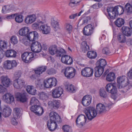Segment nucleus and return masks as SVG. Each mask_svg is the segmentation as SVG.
<instances>
[{
  "instance_id": "nucleus-12",
  "label": "nucleus",
  "mask_w": 132,
  "mask_h": 132,
  "mask_svg": "<svg viewBox=\"0 0 132 132\" xmlns=\"http://www.w3.org/2000/svg\"><path fill=\"white\" fill-rule=\"evenodd\" d=\"M49 116L50 119L48 121L56 122L58 123H60L61 122V119L60 116L55 112H51L49 114Z\"/></svg>"
},
{
  "instance_id": "nucleus-23",
  "label": "nucleus",
  "mask_w": 132,
  "mask_h": 132,
  "mask_svg": "<svg viewBox=\"0 0 132 132\" xmlns=\"http://www.w3.org/2000/svg\"><path fill=\"white\" fill-rule=\"evenodd\" d=\"M5 101L7 103L10 104L14 101V98L13 96L9 93L5 94L3 96Z\"/></svg>"
},
{
  "instance_id": "nucleus-33",
  "label": "nucleus",
  "mask_w": 132,
  "mask_h": 132,
  "mask_svg": "<svg viewBox=\"0 0 132 132\" xmlns=\"http://www.w3.org/2000/svg\"><path fill=\"white\" fill-rule=\"evenodd\" d=\"M117 39L118 42L121 44L125 43L126 41V38L125 36L121 33L118 34Z\"/></svg>"
},
{
  "instance_id": "nucleus-57",
  "label": "nucleus",
  "mask_w": 132,
  "mask_h": 132,
  "mask_svg": "<svg viewBox=\"0 0 132 132\" xmlns=\"http://www.w3.org/2000/svg\"><path fill=\"white\" fill-rule=\"evenodd\" d=\"M6 46V43L3 41H1L0 42V50L2 49V48H5Z\"/></svg>"
},
{
  "instance_id": "nucleus-16",
  "label": "nucleus",
  "mask_w": 132,
  "mask_h": 132,
  "mask_svg": "<svg viewBox=\"0 0 132 132\" xmlns=\"http://www.w3.org/2000/svg\"><path fill=\"white\" fill-rule=\"evenodd\" d=\"M63 90L61 87L56 88L52 90V96L54 98H59L63 93Z\"/></svg>"
},
{
  "instance_id": "nucleus-64",
  "label": "nucleus",
  "mask_w": 132,
  "mask_h": 132,
  "mask_svg": "<svg viewBox=\"0 0 132 132\" xmlns=\"http://www.w3.org/2000/svg\"><path fill=\"white\" fill-rule=\"evenodd\" d=\"M111 105L110 103H108L106 104L105 107L106 111L109 110L111 107Z\"/></svg>"
},
{
  "instance_id": "nucleus-60",
  "label": "nucleus",
  "mask_w": 132,
  "mask_h": 132,
  "mask_svg": "<svg viewBox=\"0 0 132 132\" xmlns=\"http://www.w3.org/2000/svg\"><path fill=\"white\" fill-rule=\"evenodd\" d=\"M127 76L130 79H132V67L127 73Z\"/></svg>"
},
{
  "instance_id": "nucleus-4",
  "label": "nucleus",
  "mask_w": 132,
  "mask_h": 132,
  "mask_svg": "<svg viewBox=\"0 0 132 132\" xmlns=\"http://www.w3.org/2000/svg\"><path fill=\"white\" fill-rule=\"evenodd\" d=\"M36 54L32 52H26L21 55L22 61L26 63H29L36 58Z\"/></svg>"
},
{
  "instance_id": "nucleus-7",
  "label": "nucleus",
  "mask_w": 132,
  "mask_h": 132,
  "mask_svg": "<svg viewBox=\"0 0 132 132\" xmlns=\"http://www.w3.org/2000/svg\"><path fill=\"white\" fill-rule=\"evenodd\" d=\"M127 80H128V79L125 76H122L117 78V87L119 89L127 88Z\"/></svg>"
},
{
  "instance_id": "nucleus-29",
  "label": "nucleus",
  "mask_w": 132,
  "mask_h": 132,
  "mask_svg": "<svg viewBox=\"0 0 132 132\" xmlns=\"http://www.w3.org/2000/svg\"><path fill=\"white\" fill-rule=\"evenodd\" d=\"M40 31L44 34H49L50 31L51 29L50 26L46 24L41 25L40 27Z\"/></svg>"
},
{
  "instance_id": "nucleus-51",
  "label": "nucleus",
  "mask_w": 132,
  "mask_h": 132,
  "mask_svg": "<svg viewBox=\"0 0 132 132\" xmlns=\"http://www.w3.org/2000/svg\"><path fill=\"white\" fill-rule=\"evenodd\" d=\"M21 111L22 109L20 108H16L14 109V111L18 118L21 114Z\"/></svg>"
},
{
  "instance_id": "nucleus-28",
  "label": "nucleus",
  "mask_w": 132,
  "mask_h": 132,
  "mask_svg": "<svg viewBox=\"0 0 132 132\" xmlns=\"http://www.w3.org/2000/svg\"><path fill=\"white\" fill-rule=\"evenodd\" d=\"M57 122L48 121L47 123V127L50 131H53L55 130L57 126Z\"/></svg>"
},
{
  "instance_id": "nucleus-49",
  "label": "nucleus",
  "mask_w": 132,
  "mask_h": 132,
  "mask_svg": "<svg viewBox=\"0 0 132 132\" xmlns=\"http://www.w3.org/2000/svg\"><path fill=\"white\" fill-rule=\"evenodd\" d=\"M10 10L9 5H5L2 7V12L3 13L5 14L9 12Z\"/></svg>"
},
{
  "instance_id": "nucleus-41",
  "label": "nucleus",
  "mask_w": 132,
  "mask_h": 132,
  "mask_svg": "<svg viewBox=\"0 0 132 132\" xmlns=\"http://www.w3.org/2000/svg\"><path fill=\"white\" fill-rule=\"evenodd\" d=\"M81 48L84 53L89 50V46L87 45V42H83L82 43Z\"/></svg>"
},
{
  "instance_id": "nucleus-42",
  "label": "nucleus",
  "mask_w": 132,
  "mask_h": 132,
  "mask_svg": "<svg viewBox=\"0 0 132 132\" xmlns=\"http://www.w3.org/2000/svg\"><path fill=\"white\" fill-rule=\"evenodd\" d=\"M88 57L91 59H95L97 56V55L96 52L94 51H89L87 53Z\"/></svg>"
},
{
  "instance_id": "nucleus-25",
  "label": "nucleus",
  "mask_w": 132,
  "mask_h": 132,
  "mask_svg": "<svg viewBox=\"0 0 132 132\" xmlns=\"http://www.w3.org/2000/svg\"><path fill=\"white\" fill-rule=\"evenodd\" d=\"M11 110L8 106H5L2 111V115L5 117H9L11 114Z\"/></svg>"
},
{
  "instance_id": "nucleus-5",
  "label": "nucleus",
  "mask_w": 132,
  "mask_h": 132,
  "mask_svg": "<svg viewBox=\"0 0 132 132\" xmlns=\"http://www.w3.org/2000/svg\"><path fill=\"white\" fill-rule=\"evenodd\" d=\"M85 113L88 119L90 120L95 117L98 114L95 109L91 107H88L86 109Z\"/></svg>"
},
{
  "instance_id": "nucleus-35",
  "label": "nucleus",
  "mask_w": 132,
  "mask_h": 132,
  "mask_svg": "<svg viewBox=\"0 0 132 132\" xmlns=\"http://www.w3.org/2000/svg\"><path fill=\"white\" fill-rule=\"evenodd\" d=\"M125 23V20L123 18H117L114 22L115 25L117 27H120L123 25Z\"/></svg>"
},
{
  "instance_id": "nucleus-11",
  "label": "nucleus",
  "mask_w": 132,
  "mask_h": 132,
  "mask_svg": "<svg viewBox=\"0 0 132 132\" xmlns=\"http://www.w3.org/2000/svg\"><path fill=\"white\" fill-rule=\"evenodd\" d=\"M94 29V26L89 24L85 27L83 30L84 35L89 36L91 35L93 33Z\"/></svg>"
},
{
  "instance_id": "nucleus-24",
  "label": "nucleus",
  "mask_w": 132,
  "mask_h": 132,
  "mask_svg": "<svg viewBox=\"0 0 132 132\" xmlns=\"http://www.w3.org/2000/svg\"><path fill=\"white\" fill-rule=\"evenodd\" d=\"M96 110L99 114L103 113L106 111L105 106L101 103H99L96 105Z\"/></svg>"
},
{
  "instance_id": "nucleus-18",
  "label": "nucleus",
  "mask_w": 132,
  "mask_h": 132,
  "mask_svg": "<svg viewBox=\"0 0 132 132\" xmlns=\"http://www.w3.org/2000/svg\"><path fill=\"white\" fill-rule=\"evenodd\" d=\"M28 96L27 93H18L16 96V98L18 101L22 103H24L27 101Z\"/></svg>"
},
{
  "instance_id": "nucleus-55",
  "label": "nucleus",
  "mask_w": 132,
  "mask_h": 132,
  "mask_svg": "<svg viewBox=\"0 0 132 132\" xmlns=\"http://www.w3.org/2000/svg\"><path fill=\"white\" fill-rule=\"evenodd\" d=\"M47 72L48 74L51 75L55 74L56 71L54 69L51 68L48 70Z\"/></svg>"
},
{
  "instance_id": "nucleus-21",
  "label": "nucleus",
  "mask_w": 132,
  "mask_h": 132,
  "mask_svg": "<svg viewBox=\"0 0 132 132\" xmlns=\"http://www.w3.org/2000/svg\"><path fill=\"white\" fill-rule=\"evenodd\" d=\"M92 97L90 95H86L82 98V103L83 106H86L89 105L90 103Z\"/></svg>"
},
{
  "instance_id": "nucleus-46",
  "label": "nucleus",
  "mask_w": 132,
  "mask_h": 132,
  "mask_svg": "<svg viewBox=\"0 0 132 132\" xmlns=\"http://www.w3.org/2000/svg\"><path fill=\"white\" fill-rule=\"evenodd\" d=\"M62 128L64 132H72L71 127L68 125L63 126Z\"/></svg>"
},
{
  "instance_id": "nucleus-62",
  "label": "nucleus",
  "mask_w": 132,
  "mask_h": 132,
  "mask_svg": "<svg viewBox=\"0 0 132 132\" xmlns=\"http://www.w3.org/2000/svg\"><path fill=\"white\" fill-rule=\"evenodd\" d=\"M117 92L114 93H111V97L114 100H115L117 98Z\"/></svg>"
},
{
  "instance_id": "nucleus-30",
  "label": "nucleus",
  "mask_w": 132,
  "mask_h": 132,
  "mask_svg": "<svg viewBox=\"0 0 132 132\" xmlns=\"http://www.w3.org/2000/svg\"><path fill=\"white\" fill-rule=\"evenodd\" d=\"M36 18V16L35 14L28 15L26 18L25 22L27 24H31L35 21Z\"/></svg>"
},
{
  "instance_id": "nucleus-58",
  "label": "nucleus",
  "mask_w": 132,
  "mask_h": 132,
  "mask_svg": "<svg viewBox=\"0 0 132 132\" xmlns=\"http://www.w3.org/2000/svg\"><path fill=\"white\" fill-rule=\"evenodd\" d=\"M126 43L127 45L129 46L132 47V39L129 38L127 40Z\"/></svg>"
},
{
  "instance_id": "nucleus-15",
  "label": "nucleus",
  "mask_w": 132,
  "mask_h": 132,
  "mask_svg": "<svg viewBox=\"0 0 132 132\" xmlns=\"http://www.w3.org/2000/svg\"><path fill=\"white\" fill-rule=\"evenodd\" d=\"M81 73L82 75L83 76L89 77L92 75L93 70L89 67H86L82 70Z\"/></svg>"
},
{
  "instance_id": "nucleus-39",
  "label": "nucleus",
  "mask_w": 132,
  "mask_h": 132,
  "mask_svg": "<svg viewBox=\"0 0 132 132\" xmlns=\"http://www.w3.org/2000/svg\"><path fill=\"white\" fill-rule=\"evenodd\" d=\"M115 78V74L113 72H110L106 76V79L108 81H111L114 80Z\"/></svg>"
},
{
  "instance_id": "nucleus-63",
  "label": "nucleus",
  "mask_w": 132,
  "mask_h": 132,
  "mask_svg": "<svg viewBox=\"0 0 132 132\" xmlns=\"http://www.w3.org/2000/svg\"><path fill=\"white\" fill-rule=\"evenodd\" d=\"M11 122L12 124L14 125H16L18 123V122L16 119L14 118H12L11 120Z\"/></svg>"
},
{
  "instance_id": "nucleus-45",
  "label": "nucleus",
  "mask_w": 132,
  "mask_h": 132,
  "mask_svg": "<svg viewBox=\"0 0 132 132\" xmlns=\"http://www.w3.org/2000/svg\"><path fill=\"white\" fill-rule=\"evenodd\" d=\"M57 52L56 54L57 55V56H61L62 57L64 55L63 54L65 53V50L62 48H59L58 49V51H57Z\"/></svg>"
},
{
  "instance_id": "nucleus-52",
  "label": "nucleus",
  "mask_w": 132,
  "mask_h": 132,
  "mask_svg": "<svg viewBox=\"0 0 132 132\" xmlns=\"http://www.w3.org/2000/svg\"><path fill=\"white\" fill-rule=\"evenodd\" d=\"M10 41L11 43L13 45L16 44L18 42L17 38L15 36L12 37L10 39Z\"/></svg>"
},
{
  "instance_id": "nucleus-34",
  "label": "nucleus",
  "mask_w": 132,
  "mask_h": 132,
  "mask_svg": "<svg viewBox=\"0 0 132 132\" xmlns=\"http://www.w3.org/2000/svg\"><path fill=\"white\" fill-rule=\"evenodd\" d=\"M117 15H120L122 14L124 11L123 7L120 5L117 6L113 7Z\"/></svg>"
},
{
  "instance_id": "nucleus-44",
  "label": "nucleus",
  "mask_w": 132,
  "mask_h": 132,
  "mask_svg": "<svg viewBox=\"0 0 132 132\" xmlns=\"http://www.w3.org/2000/svg\"><path fill=\"white\" fill-rule=\"evenodd\" d=\"M65 88L67 90L70 92L74 93L75 92L74 86L72 85H67L65 86Z\"/></svg>"
},
{
  "instance_id": "nucleus-1",
  "label": "nucleus",
  "mask_w": 132,
  "mask_h": 132,
  "mask_svg": "<svg viewBox=\"0 0 132 132\" xmlns=\"http://www.w3.org/2000/svg\"><path fill=\"white\" fill-rule=\"evenodd\" d=\"M19 35L22 36H26L23 38V42L25 45H27L28 41L26 40V38L30 41H33L38 38V34L37 32L36 31L29 32V30L27 27H24L20 29L19 31Z\"/></svg>"
},
{
  "instance_id": "nucleus-32",
  "label": "nucleus",
  "mask_w": 132,
  "mask_h": 132,
  "mask_svg": "<svg viewBox=\"0 0 132 132\" xmlns=\"http://www.w3.org/2000/svg\"><path fill=\"white\" fill-rule=\"evenodd\" d=\"M48 104L49 106L54 109H57L59 106L60 101L53 100L50 101L48 102Z\"/></svg>"
},
{
  "instance_id": "nucleus-10",
  "label": "nucleus",
  "mask_w": 132,
  "mask_h": 132,
  "mask_svg": "<svg viewBox=\"0 0 132 132\" xmlns=\"http://www.w3.org/2000/svg\"><path fill=\"white\" fill-rule=\"evenodd\" d=\"M33 40L32 42L31 46V51L34 52L39 53L41 50V45L40 43L38 42H35Z\"/></svg>"
},
{
  "instance_id": "nucleus-61",
  "label": "nucleus",
  "mask_w": 132,
  "mask_h": 132,
  "mask_svg": "<svg viewBox=\"0 0 132 132\" xmlns=\"http://www.w3.org/2000/svg\"><path fill=\"white\" fill-rule=\"evenodd\" d=\"M42 83L41 82L40 80H37L35 81V84L37 85V87H40L42 85Z\"/></svg>"
},
{
  "instance_id": "nucleus-9",
  "label": "nucleus",
  "mask_w": 132,
  "mask_h": 132,
  "mask_svg": "<svg viewBox=\"0 0 132 132\" xmlns=\"http://www.w3.org/2000/svg\"><path fill=\"white\" fill-rule=\"evenodd\" d=\"M87 120L86 116L82 114L79 115L76 120L77 126L79 127H82L85 124Z\"/></svg>"
},
{
  "instance_id": "nucleus-3",
  "label": "nucleus",
  "mask_w": 132,
  "mask_h": 132,
  "mask_svg": "<svg viewBox=\"0 0 132 132\" xmlns=\"http://www.w3.org/2000/svg\"><path fill=\"white\" fill-rule=\"evenodd\" d=\"M96 64V66L94 68L95 76L96 77H99L103 73L106 62L105 59H101L97 61Z\"/></svg>"
},
{
  "instance_id": "nucleus-19",
  "label": "nucleus",
  "mask_w": 132,
  "mask_h": 132,
  "mask_svg": "<svg viewBox=\"0 0 132 132\" xmlns=\"http://www.w3.org/2000/svg\"><path fill=\"white\" fill-rule=\"evenodd\" d=\"M61 60L62 63L67 65H71L73 62L72 58L68 55H64L62 56Z\"/></svg>"
},
{
  "instance_id": "nucleus-50",
  "label": "nucleus",
  "mask_w": 132,
  "mask_h": 132,
  "mask_svg": "<svg viewBox=\"0 0 132 132\" xmlns=\"http://www.w3.org/2000/svg\"><path fill=\"white\" fill-rule=\"evenodd\" d=\"M39 97L40 99L46 100L48 99V96L46 93L42 92L39 94Z\"/></svg>"
},
{
  "instance_id": "nucleus-48",
  "label": "nucleus",
  "mask_w": 132,
  "mask_h": 132,
  "mask_svg": "<svg viewBox=\"0 0 132 132\" xmlns=\"http://www.w3.org/2000/svg\"><path fill=\"white\" fill-rule=\"evenodd\" d=\"M65 28L67 31L70 32L72 30V26L68 23H65L64 25Z\"/></svg>"
},
{
  "instance_id": "nucleus-53",
  "label": "nucleus",
  "mask_w": 132,
  "mask_h": 132,
  "mask_svg": "<svg viewBox=\"0 0 132 132\" xmlns=\"http://www.w3.org/2000/svg\"><path fill=\"white\" fill-rule=\"evenodd\" d=\"M127 88H123L125 90V91L126 92L129 89L132 87V82H130L128 80H127Z\"/></svg>"
},
{
  "instance_id": "nucleus-36",
  "label": "nucleus",
  "mask_w": 132,
  "mask_h": 132,
  "mask_svg": "<svg viewBox=\"0 0 132 132\" xmlns=\"http://www.w3.org/2000/svg\"><path fill=\"white\" fill-rule=\"evenodd\" d=\"M58 51L57 46L55 45H54L51 46L49 48V52L50 54L54 55Z\"/></svg>"
},
{
  "instance_id": "nucleus-43",
  "label": "nucleus",
  "mask_w": 132,
  "mask_h": 132,
  "mask_svg": "<svg viewBox=\"0 0 132 132\" xmlns=\"http://www.w3.org/2000/svg\"><path fill=\"white\" fill-rule=\"evenodd\" d=\"M15 14V21L18 23L22 22L23 21V16L21 14Z\"/></svg>"
},
{
  "instance_id": "nucleus-31",
  "label": "nucleus",
  "mask_w": 132,
  "mask_h": 132,
  "mask_svg": "<svg viewBox=\"0 0 132 132\" xmlns=\"http://www.w3.org/2000/svg\"><path fill=\"white\" fill-rule=\"evenodd\" d=\"M6 57H15L16 55V53L15 51L13 50H8L4 52Z\"/></svg>"
},
{
  "instance_id": "nucleus-2",
  "label": "nucleus",
  "mask_w": 132,
  "mask_h": 132,
  "mask_svg": "<svg viewBox=\"0 0 132 132\" xmlns=\"http://www.w3.org/2000/svg\"><path fill=\"white\" fill-rule=\"evenodd\" d=\"M39 102L38 100L35 97H32L31 99L30 103L33 105L30 108L31 111L34 113L36 115L40 116L44 113V110L43 108L40 106L36 105Z\"/></svg>"
},
{
  "instance_id": "nucleus-14",
  "label": "nucleus",
  "mask_w": 132,
  "mask_h": 132,
  "mask_svg": "<svg viewBox=\"0 0 132 132\" xmlns=\"http://www.w3.org/2000/svg\"><path fill=\"white\" fill-rule=\"evenodd\" d=\"M17 64L15 60H7L4 63L3 67L6 69H10L16 66Z\"/></svg>"
},
{
  "instance_id": "nucleus-38",
  "label": "nucleus",
  "mask_w": 132,
  "mask_h": 132,
  "mask_svg": "<svg viewBox=\"0 0 132 132\" xmlns=\"http://www.w3.org/2000/svg\"><path fill=\"white\" fill-rule=\"evenodd\" d=\"M82 0H70L69 5L73 7L75 6L79 5Z\"/></svg>"
},
{
  "instance_id": "nucleus-13",
  "label": "nucleus",
  "mask_w": 132,
  "mask_h": 132,
  "mask_svg": "<svg viewBox=\"0 0 132 132\" xmlns=\"http://www.w3.org/2000/svg\"><path fill=\"white\" fill-rule=\"evenodd\" d=\"M47 69L46 66H42L40 67L35 70V73L32 75L30 77V78L32 80L36 79L37 77V75H40V74L45 71Z\"/></svg>"
},
{
  "instance_id": "nucleus-56",
  "label": "nucleus",
  "mask_w": 132,
  "mask_h": 132,
  "mask_svg": "<svg viewBox=\"0 0 132 132\" xmlns=\"http://www.w3.org/2000/svg\"><path fill=\"white\" fill-rule=\"evenodd\" d=\"M102 53L106 55H108L110 53V51L108 48L105 47L102 50Z\"/></svg>"
},
{
  "instance_id": "nucleus-40",
  "label": "nucleus",
  "mask_w": 132,
  "mask_h": 132,
  "mask_svg": "<svg viewBox=\"0 0 132 132\" xmlns=\"http://www.w3.org/2000/svg\"><path fill=\"white\" fill-rule=\"evenodd\" d=\"M125 8L128 14L130 15L132 13V6L130 3H127L125 5Z\"/></svg>"
},
{
  "instance_id": "nucleus-47",
  "label": "nucleus",
  "mask_w": 132,
  "mask_h": 132,
  "mask_svg": "<svg viewBox=\"0 0 132 132\" xmlns=\"http://www.w3.org/2000/svg\"><path fill=\"white\" fill-rule=\"evenodd\" d=\"M100 95L102 98H106L107 97L106 92L103 89H101L100 90Z\"/></svg>"
},
{
  "instance_id": "nucleus-59",
  "label": "nucleus",
  "mask_w": 132,
  "mask_h": 132,
  "mask_svg": "<svg viewBox=\"0 0 132 132\" xmlns=\"http://www.w3.org/2000/svg\"><path fill=\"white\" fill-rule=\"evenodd\" d=\"M4 51L3 49L0 50V63L2 62V59L3 57Z\"/></svg>"
},
{
  "instance_id": "nucleus-26",
  "label": "nucleus",
  "mask_w": 132,
  "mask_h": 132,
  "mask_svg": "<svg viewBox=\"0 0 132 132\" xmlns=\"http://www.w3.org/2000/svg\"><path fill=\"white\" fill-rule=\"evenodd\" d=\"M1 78L2 83L4 86L8 87L11 84V81L7 77L2 76Z\"/></svg>"
},
{
  "instance_id": "nucleus-54",
  "label": "nucleus",
  "mask_w": 132,
  "mask_h": 132,
  "mask_svg": "<svg viewBox=\"0 0 132 132\" xmlns=\"http://www.w3.org/2000/svg\"><path fill=\"white\" fill-rule=\"evenodd\" d=\"M51 24L53 27L56 28L58 26L59 23L57 21H55L53 19L51 20Z\"/></svg>"
},
{
  "instance_id": "nucleus-22",
  "label": "nucleus",
  "mask_w": 132,
  "mask_h": 132,
  "mask_svg": "<svg viewBox=\"0 0 132 132\" xmlns=\"http://www.w3.org/2000/svg\"><path fill=\"white\" fill-rule=\"evenodd\" d=\"M24 83L25 82L24 80L18 79L14 81L13 85L15 88L20 89L24 86Z\"/></svg>"
},
{
  "instance_id": "nucleus-8",
  "label": "nucleus",
  "mask_w": 132,
  "mask_h": 132,
  "mask_svg": "<svg viewBox=\"0 0 132 132\" xmlns=\"http://www.w3.org/2000/svg\"><path fill=\"white\" fill-rule=\"evenodd\" d=\"M76 70L72 67H68L64 70V73L67 78L70 79L73 78L75 75Z\"/></svg>"
},
{
  "instance_id": "nucleus-27",
  "label": "nucleus",
  "mask_w": 132,
  "mask_h": 132,
  "mask_svg": "<svg viewBox=\"0 0 132 132\" xmlns=\"http://www.w3.org/2000/svg\"><path fill=\"white\" fill-rule=\"evenodd\" d=\"M122 34L127 36H130L132 34L131 29L129 27H123L122 28Z\"/></svg>"
},
{
  "instance_id": "nucleus-20",
  "label": "nucleus",
  "mask_w": 132,
  "mask_h": 132,
  "mask_svg": "<svg viewBox=\"0 0 132 132\" xmlns=\"http://www.w3.org/2000/svg\"><path fill=\"white\" fill-rule=\"evenodd\" d=\"M114 83L109 84L107 85L105 88L107 92L110 93H114L117 92V89Z\"/></svg>"
},
{
  "instance_id": "nucleus-37",
  "label": "nucleus",
  "mask_w": 132,
  "mask_h": 132,
  "mask_svg": "<svg viewBox=\"0 0 132 132\" xmlns=\"http://www.w3.org/2000/svg\"><path fill=\"white\" fill-rule=\"evenodd\" d=\"M27 92L29 94L35 95L36 93V90L34 87L32 86H28L26 88Z\"/></svg>"
},
{
  "instance_id": "nucleus-17",
  "label": "nucleus",
  "mask_w": 132,
  "mask_h": 132,
  "mask_svg": "<svg viewBox=\"0 0 132 132\" xmlns=\"http://www.w3.org/2000/svg\"><path fill=\"white\" fill-rule=\"evenodd\" d=\"M108 15L107 16L109 19H115L117 15L113 7H108L106 9Z\"/></svg>"
},
{
  "instance_id": "nucleus-6",
  "label": "nucleus",
  "mask_w": 132,
  "mask_h": 132,
  "mask_svg": "<svg viewBox=\"0 0 132 132\" xmlns=\"http://www.w3.org/2000/svg\"><path fill=\"white\" fill-rule=\"evenodd\" d=\"M57 83V80L55 78H50L44 80V86L45 87L49 88L53 86H55Z\"/></svg>"
}]
</instances>
